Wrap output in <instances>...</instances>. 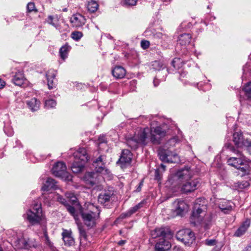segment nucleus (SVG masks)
Returning <instances> with one entry per match:
<instances>
[{"label": "nucleus", "mask_w": 251, "mask_h": 251, "mask_svg": "<svg viewBox=\"0 0 251 251\" xmlns=\"http://www.w3.org/2000/svg\"><path fill=\"white\" fill-rule=\"evenodd\" d=\"M149 133L151 135L150 140L154 144H160L161 138L166 135L165 131L160 127H153L151 129L148 127L145 128L141 130L138 134H135L134 136L127 139V145L132 149L136 150L141 145H146V140Z\"/></svg>", "instance_id": "nucleus-1"}, {"label": "nucleus", "mask_w": 251, "mask_h": 251, "mask_svg": "<svg viewBox=\"0 0 251 251\" xmlns=\"http://www.w3.org/2000/svg\"><path fill=\"white\" fill-rule=\"evenodd\" d=\"M96 211L90 210L87 212H84L80 210V215L81 216L83 222L85 226L88 229L95 227L96 225V221L99 219L100 214V210L95 208Z\"/></svg>", "instance_id": "nucleus-2"}, {"label": "nucleus", "mask_w": 251, "mask_h": 251, "mask_svg": "<svg viewBox=\"0 0 251 251\" xmlns=\"http://www.w3.org/2000/svg\"><path fill=\"white\" fill-rule=\"evenodd\" d=\"M26 215L27 219L30 224L33 225L39 224L43 218L41 203H34L32 209L27 211Z\"/></svg>", "instance_id": "nucleus-3"}, {"label": "nucleus", "mask_w": 251, "mask_h": 251, "mask_svg": "<svg viewBox=\"0 0 251 251\" xmlns=\"http://www.w3.org/2000/svg\"><path fill=\"white\" fill-rule=\"evenodd\" d=\"M158 155L159 159L164 162L177 163L180 161L177 154L168 149L159 148L158 150Z\"/></svg>", "instance_id": "nucleus-4"}, {"label": "nucleus", "mask_w": 251, "mask_h": 251, "mask_svg": "<svg viewBox=\"0 0 251 251\" xmlns=\"http://www.w3.org/2000/svg\"><path fill=\"white\" fill-rule=\"evenodd\" d=\"M176 239L183 242L186 245L192 244L195 239L194 233L190 229L179 230L176 234Z\"/></svg>", "instance_id": "nucleus-5"}, {"label": "nucleus", "mask_w": 251, "mask_h": 251, "mask_svg": "<svg viewBox=\"0 0 251 251\" xmlns=\"http://www.w3.org/2000/svg\"><path fill=\"white\" fill-rule=\"evenodd\" d=\"M173 233L168 227H157L151 231V235L154 239H166L171 237Z\"/></svg>", "instance_id": "nucleus-6"}, {"label": "nucleus", "mask_w": 251, "mask_h": 251, "mask_svg": "<svg viewBox=\"0 0 251 251\" xmlns=\"http://www.w3.org/2000/svg\"><path fill=\"white\" fill-rule=\"evenodd\" d=\"M66 166L63 162H58L54 164L52 169V173L56 176L57 177H66L68 180L72 179L71 176H69L66 172Z\"/></svg>", "instance_id": "nucleus-7"}, {"label": "nucleus", "mask_w": 251, "mask_h": 251, "mask_svg": "<svg viewBox=\"0 0 251 251\" xmlns=\"http://www.w3.org/2000/svg\"><path fill=\"white\" fill-rule=\"evenodd\" d=\"M200 186V181L198 179L186 180L182 184L181 191L183 193H189L197 189Z\"/></svg>", "instance_id": "nucleus-8"}, {"label": "nucleus", "mask_w": 251, "mask_h": 251, "mask_svg": "<svg viewBox=\"0 0 251 251\" xmlns=\"http://www.w3.org/2000/svg\"><path fill=\"white\" fill-rule=\"evenodd\" d=\"M205 201L202 198L198 199L195 202L192 218H197L206 209Z\"/></svg>", "instance_id": "nucleus-9"}, {"label": "nucleus", "mask_w": 251, "mask_h": 251, "mask_svg": "<svg viewBox=\"0 0 251 251\" xmlns=\"http://www.w3.org/2000/svg\"><path fill=\"white\" fill-rule=\"evenodd\" d=\"M132 159V153L128 150H123L117 163L120 164L121 168H126L130 164Z\"/></svg>", "instance_id": "nucleus-10"}, {"label": "nucleus", "mask_w": 251, "mask_h": 251, "mask_svg": "<svg viewBox=\"0 0 251 251\" xmlns=\"http://www.w3.org/2000/svg\"><path fill=\"white\" fill-rule=\"evenodd\" d=\"M173 206L177 215L182 216L189 209L188 205L183 201L177 199L173 202Z\"/></svg>", "instance_id": "nucleus-11"}, {"label": "nucleus", "mask_w": 251, "mask_h": 251, "mask_svg": "<svg viewBox=\"0 0 251 251\" xmlns=\"http://www.w3.org/2000/svg\"><path fill=\"white\" fill-rule=\"evenodd\" d=\"M236 157H231L228 159L227 164L235 168H239V166L244 165L246 163L245 156L242 154L239 153Z\"/></svg>", "instance_id": "nucleus-12"}, {"label": "nucleus", "mask_w": 251, "mask_h": 251, "mask_svg": "<svg viewBox=\"0 0 251 251\" xmlns=\"http://www.w3.org/2000/svg\"><path fill=\"white\" fill-rule=\"evenodd\" d=\"M73 26L78 28L82 27L86 23L85 18L81 14L76 13L73 14L70 19Z\"/></svg>", "instance_id": "nucleus-13"}, {"label": "nucleus", "mask_w": 251, "mask_h": 251, "mask_svg": "<svg viewBox=\"0 0 251 251\" xmlns=\"http://www.w3.org/2000/svg\"><path fill=\"white\" fill-rule=\"evenodd\" d=\"M75 160L86 163L88 160V156L85 148H80L74 153Z\"/></svg>", "instance_id": "nucleus-14"}, {"label": "nucleus", "mask_w": 251, "mask_h": 251, "mask_svg": "<svg viewBox=\"0 0 251 251\" xmlns=\"http://www.w3.org/2000/svg\"><path fill=\"white\" fill-rule=\"evenodd\" d=\"M171 248V244L166 239H159L156 243L154 251H167Z\"/></svg>", "instance_id": "nucleus-15"}, {"label": "nucleus", "mask_w": 251, "mask_h": 251, "mask_svg": "<svg viewBox=\"0 0 251 251\" xmlns=\"http://www.w3.org/2000/svg\"><path fill=\"white\" fill-rule=\"evenodd\" d=\"M56 75V71L53 69L49 70L46 74V77L48 80V86L50 89H51L55 87L56 81L55 77Z\"/></svg>", "instance_id": "nucleus-16"}, {"label": "nucleus", "mask_w": 251, "mask_h": 251, "mask_svg": "<svg viewBox=\"0 0 251 251\" xmlns=\"http://www.w3.org/2000/svg\"><path fill=\"white\" fill-rule=\"evenodd\" d=\"M62 236L65 245L70 247L74 245L75 240L72 236V232L71 230H63Z\"/></svg>", "instance_id": "nucleus-17"}, {"label": "nucleus", "mask_w": 251, "mask_h": 251, "mask_svg": "<svg viewBox=\"0 0 251 251\" xmlns=\"http://www.w3.org/2000/svg\"><path fill=\"white\" fill-rule=\"evenodd\" d=\"M97 174L94 172L86 173L83 177L84 182L90 186H93L96 184Z\"/></svg>", "instance_id": "nucleus-18"}, {"label": "nucleus", "mask_w": 251, "mask_h": 251, "mask_svg": "<svg viewBox=\"0 0 251 251\" xmlns=\"http://www.w3.org/2000/svg\"><path fill=\"white\" fill-rule=\"evenodd\" d=\"M113 195V193L110 191L107 190L101 192L99 195L98 201L102 204L107 203Z\"/></svg>", "instance_id": "nucleus-19"}, {"label": "nucleus", "mask_w": 251, "mask_h": 251, "mask_svg": "<svg viewBox=\"0 0 251 251\" xmlns=\"http://www.w3.org/2000/svg\"><path fill=\"white\" fill-rule=\"evenodd\" d=\"M176 176L180 180H187L191 178L192 174L191 171L188 168H185L178 171L176 173Z\"/></svg>", "instance_id": "nucleus-20"}, {"label": "nucleus", "mask_w": 251, "mask_h": 251, "mask_svg": "<svg viewBox=\"0 0 251 251\" xmlns=\"http://www.w3.org/2000/svg\"><path fill=\"white\" fill-rule=\"evenodd\" d=\"M26 81L22 71H18L15 73L12 78L13 82L17 86H22Z\"/></svg>", "instance_id": "nucleus-21"}, {"label": "nucleus", "mask_w": 251, "mask_h": 251, "mask_svg": "<svg viewBox=\"0 0 251 251\" xmlns=\"http://www.w3.org/2000/svg\"><path fill=\"white\" fill-rule=\"evenodd\" d=\"M250 221L246 220L236 230L234 233V236L236 237H241L244 235L247 231L248 228L250 226Z\"/></svg>", "instance_id": "nucleus-22"}, {"label": "nucleus", "mask_w": 251, "mask_h": 251, "mask_svg": "<svg viewBox=\"0 0 251 251\" xmlns=\"http://www.w3.org/2000/svg\"><path fill=\"white\" fill-rule=\"evenodd\" d=\"M93 165L97 173H102L105 169V163L103 161L102 156H100L94 161Z\"/></svg>", "instance_id": "nucleus-23"}, {"label": "nucleus", "mask_w": 251, "mask_h": 251, "mask_svg": "<svg viewBox=\"0 0 251 251\" xmlns=\"http://www.w3.org/2000/svg\"><path fill=\"white\" fill-rule=\"evenodd\" d=\"M112 74L115 78L121 79L125 76L126 71L124 67L117 66L112 70Z\"/></svg>", "instance_id": "nucleus-24"}, {"label": "nucleus", "mask_w": 251, "mask_h": 251, "mask_svg": "<svg viewBox=\"0 0 251 251\" xmlns=\"http://www.w3.org/2000/svg\"><path fill=\"white\" fill-rule=\"evenodd\" d=\"M85 164V163L75 160L71 166L72 172L75 174L81 172L84 169Z\"/></svg>", "instance_id": "nucleus-25"}, {"label": "nucleus", "mask_w": 251, "mask_h": 251, "mask_svg": "<svg viewBox=\"0 0 251 251\" xmlns=\"http://www.w3.org/2000/svg\"><path fill=\"white\" fill-rule=\"evenodd\" d=\"M233 141L235 144L238 147L244 146V142L245 140L243 139V136L242 133L236 132L233 135Z\"/></svg>", "instance_id": "nucleus-26"}, {"label": "nucleus", "mask_w": 251, "mask_h": 251, "mask_svg": "<svg viewBox=\"0 0 251 251\" xmlns=\"http://www.w3.org/2000/svg\"><path fill=\"white\" fill-rule=\"evenodd\" d=\"M56 183V182L55 181L54 179L49 177L46 180V183L42 187V189L43 191H48L52 189H56L57 188Z\"/></svg>", "instance_id": "nucleus-27"}, {"label": "nucleus", "mask_w": 251, "mask_h": 251, "mask_svg": "<svg viewBox=\"0 0 251 251\" xmlns=\"http://www.w3.org/2000/svg\"><path fill=\"white\" fill-rule=\"evenodd\" d=\"M77 228L79 231V238L80 241L83 240L86 241L87 240V233L84 226L80 222L77 223Z\"/></svg>", "instance_id": "nucleus-28"}, {"label": "nucleus", "mask_w": 251, "mask_h": 251, "mask_svg": "<svg viewBox=\"0 0 251 251\" xmlns=\"http://www.w3.org/2000/svg\"><path fill=\"white\" fill-rule=\"evenodd\" d=\"M191 36L189 34H183L179 37L178 44L181 46H186L188 45L191 41Z\"/></svg>", "instance_id": "nucleus-29"}, {"label": "nucleus", "mask_w": 251, "mask_h": 251, "mask_svg": "<svg viewBox=\"0 0 251 251\" xmlns=\"http://www.w3.org/2000/svg\"><path fill=\"white\" fill-rule=\"evenodd\" d=\"M71 49V46L68 43H66L64 46H62L59 50L61 58L64 60L68 57V53Z\"/></svg>", "instance_id": "nucleus-30"}, {"label": "nucleus", "mask_w": 251, "mask_h": 251, "mask_svg": "<svg viewBox=\"0 0 251 251\" xmlns=\"http://www.w3.org/2000/svg\"><path fill=\"white\" fill-rule=\"evenodd\" d=\"M219 207L225 213H228L230 212L232 209L231 202L227 201L220 202L219 204Z\"/></svg>", "instance_id": "nucleus-31"}, {"label": "nucleus", "mask_w": 251, "mask_h": 251, "mask_svg": "<svg viewBox=\"0 0 251 251\" xmlns=\"http://www.w3.org/2000/svg\"><path fill=\"white\" fill-rule=\"evenodd\" d=\"M43 236L42 237V238H45V244L52 251H55V248L53 246V243H52L50 240L49 237L48 235L47 228L45 227L43 228Z\"/></svg>", "instance_id": "nucleus-32"}, {"label": "nucleus", "mask_w": 251, "mask_h": 251, "mask_svg": "<svg viewBox=\"0 0 251 251\" xmlns=\"http://www.w3.org/2000/svg\"><path fill=\"white\" fill-rule=\"evenodd\" d=\"M29 108L32 111L37 110L40 107V102L36 98H33L27 102Z\"/></svg>", "instance_id": "nucleus-33"}, {"label": "nucleus", "mask_w": 251, "mask_h": 251, "mask_svg": "<svg viewBox=\"0 0 251 251\" xmlns=\"http://www.w3.org/2000/svg\"><path fill=\"white\" fill-rule=\"evenodd\" d=\"M87 7L89 11L94 13L98 10L99 4L96 1L90 0L88 1Z\"/></svg>", "instance_id": "nucleus-34"}, {"label": "nucleus", "mask_w": 251, "mask_h": 251, "mask_svg": "<svg viewBox=\"0 0 251 251\" xmlns=\"http://www.w3.org/2000/svg\"><path fill=\"white\" fill-rule=\"evenodd\" d=\"M242 166L243 167L239 166V168H237L239 171L242 172L241 176H244L249 174L250 171L249 165H247L246 163H245V165Z\"/></svg>", "instance_id": "nucleus-35"}, {"label": "nucleus", "mask_w": 251, "mask_h": 251, "mask_svg": "<svg viewBox=\"0 0 251 251\" xmlns=\"http://www.w3.org/2000/svg\"><path fill=\"white\" fill-rule=\"evenodd\" d=\"M58 21V20L57 18H54L52 16H49L47 19V22L49 24L55 27L56 28H57Z\"/></svg>", "instance_id": "nucleus-36"}, {"label": "nucleus", "mask_w": 251, "mask_h": 251, "mask_svg": "<svg viewBox=\"0 0 251 251\" xmlns=\"http://www.w3.org/2000/svg\"><path fill=\"white\" fill-rule=\"evenodd\" d=\"M250 184L248 181H242L236 183V186L239 189H244L248 188Z\"/></svg>", "instance_id": "nucleus-37"}, {"label": "nucleus", "mask_w": 251, "mask_h": 251, "mask_svg": "<svg viewBox=\"0 0 251 251\" xmlns=\"http://www.w3.org/2000/svg\"><path fill=\"white\" fill-rule=\"evenodd\" d=\"M138 0H123L122 4L126 7L135 6L137 3Z\"/></svg>", "instance_id": "nucleus-38"}, {"label": "nucleus", "mask_w": 251, "mask_h": 251, "mask_svg": "<svg viewBox=\"0 0 251 251\" xmlns=\"http://www.w3.org/2000/svg\"><path fill=\"white\" fill-rule=\"evenodd\" d=\"M65 196L68 199H69V201L73 204H75L77 202V198L75 196V195L73 193L67 192L66 193Z\"/></svg>", "instance_id": "nucleus-39"}, {"label": "nucleus", "mask_w": 251, "mask_h": 251, "mask_svg": "<svg viewBox=\"0 0 251 251\" xmlns=\"http://www.w3.org/2000/svg\"><path fill=\"white\" fill-rule=\"evenodd\" d=\"M65 206L66 207L67 211L74 217L75 219H76V217L77 216V215L76 214V210L74 207L68 204Z\"/></svg>", "instance_id": "nucleus-40"}, {"label": "nucleus", "mask_w": 251, "mask_h": 251, "mask_svg": "<svg viewBox=\"0 0 251 251\" xmlns=\"http://www.w3.org/2000/svg\"><path fill=\"white\" fill-rule=\"evenodd\" d=\"M144 201H142L140 203H138L137 204H136V205H135L134 207L131 208L129 209V210L130 211V212L132 213V214L135 213L139 209L142 207L143 206V205L144 204Z\"/></svg>", "instance_id": "nucleus-41"}, {"label": "nucleus", "mask_w": 251, "mask_h": 251, "mask_svg": "<svg viewBox=\"0 0 251 251\" xmlns=\"http://www.w3.org/2000/svg\"><path fill=\"white\" fill-rule=\"evenodd\" d=\"M245 94L247 97L251 100V82L248 83L244 88Z\"/></svg>", "instance_id": "nucleus-42"}, {"label": "nucleus", "mask_w": 251, "mask_h": 251, "mask_svg": "<svg viewBox=\"0 0 251 251\" xmlns=\"http://www.w3.org/2000/svg\"><path fill=\"white\" fill-rule=\"evenodd\" d=\"M56 102L53 100H49L45 101V106L48 108H53L56 106Z\"/></svg>", "instance_id": "nucleus-43"}, {"label": "nucleus", "mask_w": 251, "mask_h": 251, "mask_svg": "<svg viewBox=\"0 0 251 251\" xmlns=\"http://www.w3.org/2000/svg\"><path fill=\"white\" fill-rule=\"evenodd\" d=\"M83 36L82 33L79 31H75L72 33V37L76 41L79 40Z\"/></svg>", "instance_id": "nucleus-44"}, {"label": "nucleus", "mask_w": 251, "mask_h": 251, "mask_svg": "<svg viewBox=\"0 0 251 251\" xmlns=\"http://www.w3.org/2000/svg\"><path fill=\"white\" fill-rule=\"evenodd\" d=\"M163 173L160 169H156L154 175L155 179L157 180L158 181H160L161 180Z\"/></svg>", "instance_id": "nucleus-45"}, {"label": "nucleus", "mask_w": 251, "mask_h": 251, "mask_svg": "<svg viewBox=\"0 0 251 251\" xmlns=\"http://www.w3.org/2000/svg\"><path fill=\"white\" fill-rule=\"evenodd\" d=\"M244 146L246 147L247 151L251 154V140L246 139L244 142Z\"/></svg>", "instance_id": "nucleus-46"}, {"label": "nucleus", "mask_w": 251, "mask_h": 251, "mask_svg": "<svg viewBox=\"0 0 251 251\" xmlns=\"http://www.w3.org/2000/svg\"><path fill=\"white\" fill-rule=\"evenodd\" d=\"M27 11L28 12H31L33 11H37L35 9V4L33 2H29L27 5Z\"/></svg>", "instance_id": "nucleus-47"}, {"label": "nucleus", "mask_w": 251, "mask_h": 251, "mask_svg": "<svg viewBox=\"0 0 251 251\" xmlns=\"http://www.w3.org/2000/svg\"><path fill=\"white\" fill-rule=\"evenodd\" d=\"M150 45V43L149 41L143 40L141 42V46L142 49L146 50L148 49Z\"/></svg>", "instance_id": "nucleus-48"}, {"label": "nucleus", "mask_w": 251, "mask_h": 251, "mask_svg": "<svg viewBox=\"0 0 251 251\" xmlns=\"http://www.w3.org/2000/svg\"><path fill=\"white\" fill-rule=\"evenodd\" d=\"M19 246L18 248H26L27 247V243L24 239L19 240Z\"/></svg>", "instance_id": "nucleus-49"}, {"label": "nucleus", "mask_w": 251, "mask_h": 251, "mask_svg": "<svg viewBox=\"0 0 251 251\" xmlns=\"http://www.w3.org/2000/svg\"><path fill=\"white\" fill-rule=\"evenodd\" d=\"M164 64H153V69L155 70L159 71L162 68H164L165 66H164Z\"/></svg>", "instance_id": "nucleus-50"}, {"label": "nucleus", "mask_w": 251, "mask_h": 251, "mask_svg": "<svg viewBox=\"0 0 251 251\" xmlns=\"http://www.w3.org/2000/svg\"><path fill=\"white\" fill-rule=\"evenodd\" d=\"M216 243V241L215 239H207L205 240V244L207 246H214Z\"/></svg>", "instance_id": "nucleus-51"}, {"label": "nucleus", "mask_w": 251, "mask_h": 251, "mask_svg": "<svg viewBox=\"0 0 251 251\" xmlns=\"http://www.w3.org/2000/svg\"><path fill=\"white\" fill-rule=\"evenodd\" d=\"M227 148L229 149V151H232L233 152H234L236 154H239V153H241V152L239 151L238 150H237L234 147H233L232 145L229 144L227 146Z\"/></svg>", "instance_id": "nucleus-52"}, {"label": "nucleus", "mask_w": 251, "mask_h": 251, "mask_svg": "<svg viewBox=\"0 0 251 251\" xmlns=\"http://www.w3.org/2000/svg\"><path fill=\"white\" fill-rule=\"evenodd\" d=\"M57 199L58 201H59L60 203L63 204L65 206H66L68 204L67 203L66 200L60 195H59L57 197Z\"/></svg>", "instance_id": "nucleus-53"}, {"label": "nucleus", "mask_w": 251, "mask_h": 251, "mask_svg": "<svg viewBox=\"0 0 251 251\" xmlns=\"http://www.w3.org/2000/svg\"><path fill=\"white\" fill-rule=\"evenodd\" d=\"M132 215V213L130 212V211L129 210L127 212L125 213H122L120 216V218L122 219H125L127 217H130Z\"/></svg>", "instance_id": "nucleus-54"}, {"label": "nucleus", "mask_w": 251, "mask_h": 251, "mask_svg": "<svg viewBox=\"0 0 251 251\" xmlns=\"http://www.w3.org/2000/svg\"><path fill=\"white\" fill-rule=\"evenodd\" d=\"M99 145L106 143V139L105 136L100 135L98 139Z\"/></svg>", "instance_id": "nucleus-55"}, {"label": "nucleus", "mask_w": 251, "mask_h": 251, "mask_svg": "<svg viewBox=\"0 0 251 251\" xmlns=\"http://www.w3.org/2000/svg\"><path fill=\"white\" fill-rule=\"evenodd\" d=\"M182 64H174V63H172V64H171V67H172L174 69H176L178 68H180V67H181V66H180V65H181Z\"/></svg>", "instance_id": "nucleus-56"}, {"label": "nucleus", "mask_w": 251, "mask_h": 251, "mask_svg": "<svg viewBox=\"0 0 251 251\" xmlns=\"http://www.w3.org/2000/svg\"><path fill=\"white\" fill-rule=\"evenodd\" d=\"M143 185V181H141L139 184V186H138V187L137 188L136 190V192H140L141 190V188H142V187Z\"/></svg>", "instance_id": "nucleus-57"}, {"label": "nucleus", "mask_w": 251, "mask_h": 251, "mask_svg": "<svg viewBox=\"0 0 251 251\" xmlns=\"http://www.w3.org/2000/svg\"><path fill=\"white\" fill-rule=\"evenodd\" d=\"M158 169H160L161 171L162 172H164L166 170V166H165L163 164H161L160 167L159 168H157Z\"/></svg>", "instance_id": "nucleus-58"}, {"label": "nucleus", "mask_w": 251, "mask_h": 251, "mask_svg": "<svg viewBox=\"0 0 251 251\" xmlns=\"http://www.w3.org/2000/svg\"><path fill=\"white\" fill-rule=\"evenodd\" d=\"M5 82L0 78V89L2 88L5 86Z\"/></svg>", "instance_id": "nucleus-59"}, {"label": "nucleus", "mask_w": 251, "mask_h": 251, "mask_svg": "<svg viewBox=\"0 0 251 251\" xmlns=\"http://www.w3.org/2000/svg\"><path fill=\"white\" fill-rule=\"evenodd\" d=\"M180 61V59L179 58H174L171 63H177V62H179Z\"/></svg>", "instance_id": "nucleus-60"}, {"label": "nucleus", "mask_w": 251, "mask_h": 251, "mask_svg": "<svg viewBox=\"0 0 251 251\" xmlns=\"http://www.w3.org/2000/svg\"><path fill=\"white\" fill-rule=\"evenodd\" d=\"M125 242H126L125 240H120L118 242V245L122 246V245H124L125 243Z\"/></svg>", "instance_id": "nucleus-61"}, {"label": "nucleus", "mask_w": 251, "mask_h": 251, "mask_svg": "<svg viewBox=\"0 0 251 251\" xmlns=\"http://www.w3.org/2000/svg\"><path fill=\"white\" fill-rule=\"evenodd\" d=\"M175 142H176V140L174 138L171 139L168 141V143H174V144H175Z\"/></svg>", "instance_id": "nucleus-62"}, {"label": "nucleus", "mask_w": 251, "mask_h": 251, "mask_svg": "<svg viewBox=\"0 0 251 251\" xmlns=\"http://www.w3.org/2000/svg\"><path fill=\"white\" fill-rule=\"evenodd\" d=\"M153 83L155 87H156L158 85V83L156 82L155 80L153 81Z\"/></svg>", "instance_id": "nucleus-63"}, {"label": "nucleus", "mask_w": 251, "mask_h": 251, "mask_svg": "<svg viewBox=\"0 0 251 251\" xmlns=\"http://www.w3.org/2000/svg\"><path fill=\"white\" fill-rule=\"evenodd\" d=\"M161 35V33H160L157 34V35L158 37H159V35Z\"/></svg>", "instance_id": "nucleus-64"}]
</instances>
